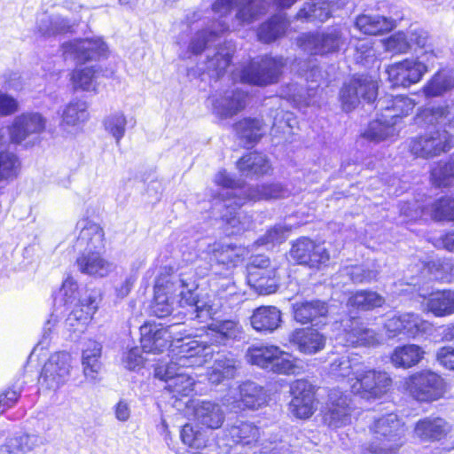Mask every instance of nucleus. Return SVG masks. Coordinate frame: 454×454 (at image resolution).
Wrapping results in <instances>:
<instances>
[{
  "label": "nucleus",
  "mask_w": 454,
  "mask_h": 454,
  "mask_svg": "<svg viewBox=\"0 0 454 454\" xmlns=\"http://www.w3.org/2000/svg\"><path fill=\"white\" fill-rule=\"evenodd\" d=\"M427 67L418 59H405L387 68L388 80L394 87H409L420 81Z\"/></svg>",
  "instance_id": "obj_18"
},
{
  "label": "nucleus",
  "mask_w": 454,
  "mask_h": 454,
  "mask_svg": "<svg viewBox=\"0 0 454 454\" xmlns=\"http://www.w3.org/2000/svg\"><path fill=\"white\" fill-rule=\"evenodd\" d=\"M231 51L225 47H220L213 56H207V72L212 77H220L231 63Z\"/></svg>",
  "instance_id": "obj_55"
},
{
  "label": "nucleus",
  "mask_w": 454,
  "mask_h": 454,
  "mask_svg": "<svg viewBox=\"0 0 454 454\" xmlns=\"http://www.w3.org/2000/svg\"><path fill=\"white\" fill-rule=\"evenodd\" d=\"M419 126H433L437 129L413 137L410 151L425 159L440 155L454 147V104L444 103L419 111L415 117Z\"/></svg>",
  "instance_id": "obj_2"
},
{
  "label": "nucleus",
  "mask_w": 454,
  "mask_h": 454,
  "mask_svg": "<svg viewBox=\"0 0 454 454\" xmlns=\"http://www.w3.org/2000/svg\"><path fill=\"white\" fill-rule=\"evenodd\" d=\"M350 399L340 389H332L323 414L324 422L330 427L339 428L351 421Z\"/></svg>",
  "instance_id": "obj_15"
},
{
  "label": "nucleus",
  "mask_w": 454,
  "mask_h": 454,
  "mask_svg": "<svg viewBox=\"0 0 454 454\" xmlns=\"http://www.w3.org/2000/svg\"><path fill=\"white\" fill-rule=\"evenodd\" d=\"M215 183L226 189L220 194L222 207H229L232 206V200L238 202L239 199H246L247 187H238L236 181L226 171H219L215 176Z\"/></svg>",
  "instance_id": "obj_42"
},
{
  "label": "nucleus",
  "mask_w": 454,
  "mask_h": 454,
  "mask_svg": "<svg viewBox=\"0 0 454 454\" xmlns=\"http://www.w3.org/2000/svg\"><path fill=\"white\" fill-rule=\"evenodd\" d=\"M242 205H237L235 200H232V206L226 207V209L231 208V211L228 214H224L222 216L223 221L225 223V230L224 231L228 235H234L239 233L244 228L241 226V223L239 217L237 216L236 209L240 207Z\"/></svg>",
  "instance_id": "obj_64"
},
{
  "label": "nucleus",
  "mask_w": 454,
  "mask_h": 454,
  "mask_svg": "<svg viewBox=\"0 0 454 454\" xmlns=\"http://www.w3.org/2000/svg\"><path fill=\"white\" fill-rule=\"evenodd\" d=\"M293 396L289 403L290 412L297 419H308L314 413L315 388L305 380H297L290 387Z\"/></svg>",
  "instance_id": "obj_17"
},
{
  "label": "nucleus",
  "mask_w": 454,
  "mask_h": 454,
  "mask_svg": "<svg viewBox=\"0 0 454 454\" xmlns=\"http://www.w3.org/2000/svg\"><path fill=\"white\" fill-rule=\"evenodd\" d=\"M228 435L234 443L254 446L260 438V429L250 422H236L228 428Z\"/></svg>",
  "instance_id": "obj_43"
},
{
  "label": "nucleus",
  "mask_w": 454,
  "mask_h": 454,
  "mask_svg": "<svg viewBox=\"0 0 454 454\" xmlns=\"http://www.w3.org/2000/svg\"><path fill=\"white\" fill-rule=\"evenodd\" d=\"M404 388L415 400L431 403L440 399L444 393V381L431 371H422L406 379Z\"/></svg>",
  "instance_id": "obj_9"
},
{
  "label": "nucleus",
  "mask_w": 454,
  "mask_h": 454,
  "mask_svg": "<svg viewBox=\"0 0 454 454\" xmlns=\"http://www.w3.org/2000/svg\"><path fill=\"white\" fill-rule=\"evenodd\" d=\"M240 402L244 407L255 410L263 405L267 395L262 387L252 381L244 382L239 387Z\"/></svg>",
  "instance_id": "obj_47"
},
{
  "label": "nucleus",
  "mask_w": 454,
  "mask_h": 454,
  "mask_svg": "<svg viewBox=\"0 0 454 454\" xmlns=\"http://www.w3.org/2000/svg\"><path fill=\"white\" fill-rule=\"evenodd\" d=\"M432 326L430 322L412 312L395 315L387 319L385 323V328L389 337L403 334L410 338H416L430 332Z\"/></svg>",
  "instance_id": "obj_14"
},
{
  "label": "nucleus",
  "mask_w": 454,
  "mask_h": 454,
  "mask_svg": "<svg viewBox=\"0 0 454 454\" xmlns=\"http://www.w3.org/2000/svg\"><path fill=\"white\" fill-rule=\"evenodd\" d=\"M128 122L127 117L121 112L111 114L104 120L106 131L114 138L117 145L125 135Z\"/></svg>",
  "instance_id": "obj_56"
},
{
  "label": "nucleus",
  "mask_w": 454,
  "mask_h": 454,
  "mask_svg": "<svg viewBox=\"0 0 454 454\" xmlns=\"http://www.w3.org/2000/svg\"><path fill=\"white\" fill-rule=\"evenodd\" d=\"M424 310L436 317L454 315V289L437 290L425 297Z\"/></svg>",
  "instance_id": "obj_31"
},
{
  "label": "nucleus",
  "mask_w": 454,
  "mask_h": 454,
  "mask_svg": "<svg viewBox=\"0 0 454 454\" xmlns=\"http://www.w3.org/2000/svg\"><path fill=\"white\" fill-rule=\"evenodd\" d=\"M72 24L69 20L62 18L59 15L47 16L43 15L39 20V30L47 35H51L59 33L67 32Z\"/></svg>",
  "instance_id": "obj_57"
},
{
  "label": "nucleus",
  "mask_w": 454,
  "mask_h": 454,
  "mask_svg": "<svg viewBox=\"0 0 454 454\" xmlns=\"http://www.w3.org/2000/svg\"><path fill=\"white\" fill-rule=\"evenodd\" d=\"M349 323L344 330V345L375 346L380 343V336L372 329L367 328L358 319H350Z\"/></svg>",
  "instance_id": "obj_32"
},
{
  "label": "nucleus",
  "mask_w": 454,
  "mask_h": 454,
  "mask_svg": "<svg viewBox=\"0 0 454 454\" xmlns=\"http://www.w3.org/2000/svg\"><path fill=\"white\" fill-rule=\"evenodd\" d=\"M348 43V29L341 25L328 27L321 33L305 35L301 37L303 50L314 55L337 52L347 46Z\"/></svg>",
  "instance_id": "obj_7"
},
{
  "label": "nucleus",
  "mask_w": 454,
  "mask_h": 454,
  "mask_svg": "<svg viewBox=\"0 0 454 454\" xmlns=\"http://www.w3.org/2000/svg\"><path fill=\"white\" fill-rule=\"evenodd\" d=\"M46 122V119L38 113H26L17 116L9 127L11 142L20 144L28 136L41 133Z\"/></svg>",
  "instance_id": "obj_20"
},
{
  "label": "nucleus",
  "mask_w": 454,
  "mask_h": 454,
  "mask_svg": "<svg viewBox=\"0 0 454 454\" xmlns=\"http://www.w3.org/2000/svg\"><path fill=\"white\" fill-rule=\"evenodd\" d=\"M82 373L90 383H97L99 380V373L102 369L101 358H82Z\"/></svg>",
  "instance_id": "obj_63"
},
{
  "label": "nucleus",
  "mask_w": 454,
  "mask_h": 454,
  "mask_svg": "<svg viewBox=\"0 0 454 454\" xmlns=\"http://www.w3.org/2000/svg\"><path fill=\"white\" fill-rule=\"evenodd\" d=\"M268 6L267 0H215L212 11L217 20L207 23L194 34L189 50L193 54L200 53L231 27L237 29L257 20L266 13Z\"/></svg>",
  "instance_id": "obj_1"
},
{
  "label": "nucleus",
  "mask_w": 454,
  "mask_h": 454,
  "mask_svg": "<svg viewBox=\"0 0 454 454\" xmlns=\"http://www.w3.org/2000/svg\"><path fill=\"white\" fill-rule=\"evenodd\" d=\"M195 420L208 429H218L224 422L222 406L212 401H197L193 405Z\"/></svg>",
  "instance_id": "obj_30"
},
{
  "label": "nucleus",
  "mask_w": 454,
  "mask_h": 454,
  "mask_svg": "<svg viewBox=\"0 0 454 454\" xmlns=\"http://www.w3.org/2000/svg\"><path fill=\"white\" fill-rule=\"evenodd\" d=\"M428 212L434 220L454 222V196H442L434 200Z\"/></svg>",
  "instance_id": "obj_53"
},
{
  "label": "nucleus",
  "mask_w": 454,
  "mask_h": 454,
  "mask_svg": "<svg viewBox=\"0 0 454 454\" xmlns=\"http://www.w3.org/2000/svg\"><path fill=\"white\" fill-rule=\"evenodd\" d=\"M87 104L84 101L77 100L70 102L62 114V127H74L86 121L89 118Z\"/></svg>",
  "instance_id": "obj_52"
},
{
  "label": "nucleus",
  "mask_w": 454,
  "mask_h": 454,
  "mask_svg": "<svg viewBox=\"0 0 454 454\" xmlns=\"http://www.w3.org/2000/svg\"><path fill=\"white\" fill-rule=\"evenodd\" d=\"M454 179V168L449 160L446 163H438L431 171L432 183L438 187H447Z\"/></svg>",
  "instance_id": "obj_61"
},
{
  "label": "nucleus",
  "mask_w": 454,
  "mask_h": 454,
  "mask_svg": "<svg viewBox=\"0 0 454 454\" xmlns=\"http://www.w3.org/2000/svg\"><path fill=\"white\" fill-rule=\"evenodd\" d=\"M345 271L354 283L371 282L375 280L380 273L378 267L374 264L349 266L345 269Z\"/></svg>",
  "instance_id": "obj_60"
},
{
  "label": "nucleus",
  "mask_w": 454,
  "mask_h": 454,
  "mask_svg": "<svg viewBox=\"0 0 454 454\" xmlns=\"http://www.w3.org/2000/svg\"><path fill=\"white\" fill-rule=\"evenodd\" d=\"M237 134L247 143L257 142L265 133L263 122L258 119L246 118L234 126Z\"/></svg>",
  "instance_id": "obj_51"
},
{
  "label": "nucleus",
  "mask_w": 454,
  "mask_h": 454,
  "mask_svg": "<svg viewBox=\"0 0 454 454\" xmlns=\"http://www.w3.org/2000/svg\"><path fill=\"white\" fill-rule=\"evenodd\" d=\"M185 289L183 279L174 276H160L154 286V298L151 303V313L157 317H165L171 314L174 299L179 296L181 290Z\"/></svg>",
  "instance_id": "obj_10"
},
{
  "label": "nucleus",
  "mask_w": 454,
  "mask_h": 454,
  "mask_svg": "<svg viewBox=\"0 0 454 454\" xmlns=\"http://www.w3.org/2000/svg\"><path fill=\"white\" fill-rule=\"evenodd\" d=\"M62 50L66 59L85 62L105 56L107 47L100 39H79L63 43Z\"/></svg>",
  "instance_id": "obj_19"
},
{
  "label": "nucleus",
  "mask_w": 454,
  "mask_h": 454,
  "mask_svg": "<svg viewBox=\"0 0 454 454\" xmlns=\"http://www.w3.org/2000/svg\"><path fill=\"white\" fill-rule=\"evenodd\" d=\"M287 22L281 15L273 16L258 28L257 35L260 41L269 43L281 37L286 28Z\"/></svg>",
  "instance_id": "obj_50"
},
{
  "label": "nucleus",
  "mask_w": 454,
  "mask_h": 454,
  "mask_svg": "<svg viewBox=\"0 0 454 454\" xmlns=\"http://www.w3.org/2000/svg\"><path fill=\"white\" fill-rule=\"evenodd\" d=\"M76 228L80 230L77 245L85 250V253L100 252L105 247V233L99 224L88 219L80 220Z\"/></svg>",
  "instance_id": "obj_23"
},
{
  "label": "nucleus",
  "mask_w": 454,
  "mask_h": 454,
  "mask_svg": "<svg viewBox=\"0 0 454 454\" xmlns=\"http://www.w3.org/2000/svg\"><path fill=\"white\" fill-rule=\"evenodd\" d=\"M251 325L257 332L272 333L281 323V312L274 306H262L254 310Z\"/></svg>",
  "instance_id": "obj_35"
},
{
  "label": "nucleus",
  "mask_w": 454,
  "mask_h": 454,
  "mask_svg": "<svg viewBox=\"0 0 454 454\" xmlns=\"http://www.w3.org/2000/svg\"><path fill=\"white\" fill-rule=\"evenodd\" d=\"M451 430L448 421L441 417H425L414 426V435L422 442H437L445 438Z\"/></svg>",
  "instance_id": "obj_22"
},
{
  "label": "nucleus",
  "mask_w": 454,
  "mask_h": 454,
  "mask_svg": "<svg viewBox=\"0 0 454 454\" xmlns=\"http://www.w3.org/2000/svg\"><path fill=\"white\" fill-rule=\"evenodd\" d=\"M345 4L346 0H309L304 4L297 16L309 21L325 22L334 11Z\"/></svg>",
  "instance_id": "obj_29"
},
{
  "label": "nucleus",
  "mask_w": 454,
  "mask_h": 454,
  "mask_svg": "<svg viewBox=\"0 0 454 454\" xmlns=\"http://www.w3.org/2000/svg\"><path fill=\"white\" fill-rule=\"evenodd\" d=\"M290 342L306 355H313L321 351L326 342V338L314 328H301L294 330L290 335Z\"/></svg>",
  "instance_id": "obj_25"
},
{
  "label": "nucleus",
  "mask_w": 454,
  "mask_h": 454,
  "mask_svg": "<svg viewBox=\"0 0 454 454\" xmlns=\"http://www.w3.org/2000/svg\"><path fill=\"white\" fill-rule=\"evenodd\" d=\"M290 255L298 263L317 269L325 266L330 260L329 253L323 245L307 238H301L293 244Z\"/></svg>",
  "instance_id": "obj_16"
},
{
  "label": "nucleus",
  "mask_w": 454,
  "mask_h": 454,
  "mask_svg": "<svg viewBox=\"0 0 454 454\" xmlns=\"http://www.w3.org/2000/svg\"><path fill=\"white\" fill-rule=\"evenodd\" d=\"M204 252L211 262L231 267L234 266L243 255L244 249L232 244L219 241L208 244Z\"/></svg>",
  "instance_id": "obj_33"
},
{
  "label": "nucleus",
  "mask_w": 454,
  "mask_h": 454,
  "mask_svg": "<svg viewBox=\"0 0 454 454\" xmlns=\"http://www.w3.org/2000/svg\"><path fill=\"white\" fill-rule=\"evenodd\" d=\"M398 131L395 122H392L388 118H384L380 112L379 117L370 122L367 129L364 133V137L370 141L378 143L392 139L396 137Z\"/></svg>",
  "instance_id": "obj_44"
},
{
  "label": "nucleus",
  "mask_w": 454,
  "mask_h": 454,
  "mask_svg": "<svg viewBox=\"0 0 454 454\" xmlns=\"http://www.w3.org/2000/svg\"><path fill=\"white\" fill-rule=\"evenodd\" d=\"M97 72L93 67L75 69L72 74V84L75 90H95L97 86Z\"/></svg>",
  "instance_id": "obj_59"
},
{
  "label": "nucleus",
  "mask_w": 454,
  "mask_h": 454,
  "mask_svg": "<svg viewBox=\"0 0 454 454\" xmlns=\"http://www.w3.org/2000/svg\"><path fill=\"white\" fill-rule=\"evenodd\" d=\"M405 432L404 423L396 414H387L370 427L372 438L365 448L374 454H395L404 443Z\"/></svg>",
  "instance_id": "obj_4"
},
{
  "label": "nucleus",
  "mask_w": 454,
  "mask_h": 454,
  "mask_svg": "<svg viewBox=\"0 0 454 454\" xmlns=\"http://www.w3.org/2000/svg\"><path fill=\"white\" fill-rule=\"evenodd\" d=\"M377 96V84L368 75L352 77L345 82L340 91L342 108L346 112L355 109L361 101L372 103Z\"/></svg>",
  "instance_id": "obj_11"
},
{
  "label": "nucleus",
  "mask_w": 454,
  "mask_h": 454,
  "mask_svg": "<svg viewBox=\"0 0 454 454\" xmlns=\"http://www.w3.org/2000/svg\"><path fill=\"white\" fill-rule=\"evenodd\" d=\"M239 367V363L233 356H220L207 372L208 380L217 385L224 380L234 379Z\"/></svg>",
  "instance_id": "obj_37"
},
{
  "label": "nucleus",
  "mask_w": 454,
  "mask_h": 454,
  "mask_svg": "<svg viewBox=\"0 0 454 454\" xmlns=\"http://www.w3.org/2000/svg\"><path fill=\"white\" fill-rule=\"evenodd\" d=\"M350 380L352 392L364 399L380 398L392 384V380L386 372L367 367L364 364L356 377Z\"/></svg>",
  "instance_id": "obj_8"
},
{
  "label": "nucleus",
  "mask_w": 454,
  "mask_h": 454,
  "mask_svg": "<svg viewBox=\"0 0 454 454\" xmlns=\"http://www.w3.org/2000/svg\"><path fill=\"white\" fill-rule=\"evenodd\" d=\"M247 97L246 92L237 89L226 91L220 98H213L214 113L221 118L232 117L245 108Z\"/></svg>",
  "instance_id": "obj_28"
},
{
  "label": "nucleus",
  "mask_w": 454,
  "mask_h": 454,
  "mask_svg": "<svg viewBox=\"0 0 454 454\" xmlns=\"http://www.w3.org/2000/svg\"><path fill=\"white\" fill-rule=\"evenodd\" d=\"M363 363L357 355H343L333 359L329 365V373L335 378H348L356 377L360 372Z\"/></svg>",
  "instance_id": "obj_41"
},
{
  "label": "nucleus",
  "mask_w": 454,
  "mask_h": 454,
  "mask_svg": "<svg viewBox=\"0 0 454 454\" xmlns=\"http://www.w3.org/2000/svg\"><path fill=\"white\" fill-rule=\"evenodd\" d=\"M424 354V350L419 346L408 344L395 348L390 359L395 367L410 368L418 364Z\"/></svg>",
  "instance_id": "obj_45"
},
{
  "label": "nucleus",
  "mask_w": 454,
  "mask_h": 454,
  "mask_svg": "<svg viewBox=\"0 0 454 454\" xmlns=\"http://www.w3.org/2000/svg\"><path fill=\"white\" fill-rule=\"evenodd\" d=\"M288 229L282 225H275L258 239L261 246L274 247L283 243L287 238Z\"/></svg>",
  "instance_id": "obj_62"
},
{
  "label": "nucleus",
  "mask_w": 454,
  "mask_h": 454,
  "mask_svg": "<svg viewBox=\"0 0 454 454\" xmlns=\"http://www.w3.org/2000/svg\"><path fill=\"white\" fill-rule=\"evenodd\" d=\"M79 270L93 277L103 278L113 270V265L100 255V252L83 253L76 260Z\"/></svg>",
  "instance_id": "obj_36"
},
{
  "label": "nucleus",
  "mask_w": 454,
  "mask_h": 454,
  "mask_svg": "<svg viewBox=\"0 0 454 454\" xmlns=\"http://www.w3.org/2000/svg\"><path fill=\"white\" fill-rule=\"evenodd\" d=\"M97 309L98 293L91 291L84 297L79 299L78 303L66 320L67 326L74 332H83Z\"/></svg>",
  "instance_id": "obj_21"
},
{
  "label": "nucleus",
  "mask_w": 454,
  "mask_h": 454,
  "mask_svg": "<svg viewBox=\"0 0 454 454\" xmlns=\"http://www.w3.org/2000/svg\"><path fill=\"white\" fill-rule=\"evenodd\" d=\"M247 281L260 294H271L276 291V270L274 268H255L248 266Z\"/></svg>",
  "instance_id": "obj_39"
},
{
  "label": "nucleus",
  "mask_w": 454,
  "mask_h": 454,
  "mask_svg": "<svg viewBox=\"0 0 454 454\" xmlns=\"http://www.w3.org/2000/svg\"><path fill=\"white\" fill-rule=\"evenodd\" d=\"M243 329L239 322L234 320H224L211 325L207 337L209 340L206 342V349L208 348V342L211 345L227 346L235 340H241Z\"/></svg>",
  "instance_id": "obj_24"
},
{
  "label": "nucleus",
  "mask_w": 454,
  "mask_h": 454,
  "mask_svg": "<svg viewBox=\"0 0 454 454\" xmlns=\"http://www.w3.org/2000/svg\"><path fill=\"white\" fill-rule=\"evenodd\" d=\"M454 88V72L442 70L437 72L434 77L424 87V93L427 97H438Z\"/></svg>",
  "instance_id": "obj_48"
},
{
  "label": "nucleus",
  "mask_w": 454,
  "mask_h": 454,
  "mask_svg": "<svg viewBox=\"0 0 454 454\" xmlns=\"http://www.w3.org/2000/svg\"><path fill=\"white\" fill-rule=\"evenodd\" d=\"M71 364V355L67 352L51 355L43 368L40 377L41 385L53 391L60 388L70 378Z\"/></svg>",
  "instance_id": "obj_13"
},
{
  "label": "nucleus",
  "mask_w": 454,
  "mask_h": 454,
  "mask_svg": "<svg viewBox=\"0 0 454 454\" xmlns=\"http://www.w3.org/2000/svg\"><path fill=\"white\" fill-rule=\"evenodd\" d=\"M246 359L251 364L276 373L298 374L302 371L300 360L277 346H251L246 352Z\"/></svg>",
  "instance_id": "obj_5"
},
{
  "label": "nucleus",
  "mask_w": 454,
  "mask_h": 454,
  "mask_svg": "<svg viewBox=\"0 0 454 454\" xmlns=\"http://www.w3.org/2000/svg\"><path fill=\"white\" fill-rule=\"evenodd\" d=\"M20 168V160L14 153L0 150V184H8L16 179Z\"/></svg>",
  "instance_id": "obj_49"
},
{
  "label": "nucleus",
  "mask_w": 454,
  "mask_h": 454,
  "mask_svg": "<svg viewBox=\"0 0 454 454\" xmlns=\"http://www.w3.org/2000/svg\"><path fill=\"white\" fill-rule=\"evenodd\" d=\"M385 302L383 296L373 291L363 290L354 294L348 300L352 307L363 310H370L381 307Z\"/></svg>",
  "instance_id": "obj_54"
},
{
  "label": "nucleus",
  "mask_w": 454,
  "mask_h": 454,
  "mask_svg": "<svg viewBox=\"0 0 454 454\" xmlns=\"http://www.w3.org/2000/svg\"><path fill=\"white\" fill-rule=\"evenodd\" d=\"M182 325L173 324L164 327L161 324L145 323L140 326V341L143 351L146 353H161L169 347V344L175 342V348L185 343L183 338L182 331L178 330Z\"/></svg>",
  "instance_id": "obj_6"
},
{
  "label": "nucleus",
  "mask_w": 454,
  "mask_h": 454,
  "mask_svg": "<svg viewBox=\"0 0 454 454\" xmlns=\"http://www.w3.org/2000/svg\"><path fill=\"white\" fill-rule=\"evenodd\" d=\"M290 192L280 184H265L262 185L249 186L246 189V199H239L237 205H244L247 201H257L262 200H278L288 197Z\"/></svg>",
  "instance_id": "obj_34"
},
{
  "label": "nucleus",
  "mask_w": 454,
  "mask_h": 454,
  "mask_svg": "<svg viewBox=\"0 0 454 454\" xmlns=\"http://www.w3.org/2000/svg\"><path fill=\"white\" fill-rule=\"evenodd\" d=\"M328 315V307L325 302L319 300L306 301L294 304V319L302 325L312 324L318 325L325 324Z\"/></svg>",
  "instance_id": "obj_27"
},
{
  "label": "nucleus",
  "mask_w": 454,
  "mask_h": 454,
  "mask_svg": "<svg viewBox=\"0 0 454 454\" xmlns=\"http://www.w3.org/2000/svg\"><path fill=\"white\" fill-rule=\"evenodd\" d=\"M180 436L182 442L190 447L200 449L207 445V433L198 425L185 424L181 430Z\"/></svg>",
  "instance_id": "obj_58"
},
{
  "label": "nucleus",
  "mask_w": 454,
  "mask_h": 454,
  "mask_svg": "<svg viewBox=\"0 0 454 454\" xmlns=\"http://www.w3.org/2000/svg\"><path fill=\"white\" fill-rule=\"evenodd\" d=\"M355 26L365 35H378L391 31L395 27V21L379 14H362L356 19Z\"/></svg>",
  "instance_id": "obj_38"
},
{
  "label": "nucleus",
  "mask_w": 454,
  "mask_h": 454,
  "mask_svg": "<svg viewBox=\"0 0 454 454\" xmlns=\"http://www.w3.org/2000/svg\"><path fill=\"white\" fill-rule=\"evenodd\" d=\"M415 105L411 98L387 95L377 101L376 107L382 113L384 118H388L396 124L397 119L409 115Z\"/></svg>",
  "instance_id": "obj_26"
},
{
  "label": "nucleus",
  "mask_w": 454,
  "mask_h": 454,
  "mask_svg": "<svg viewBox=\"0 0 454 454\" xmlns=\"http://www.w3.org/2000/svg\"><path fill=\"white\" fill-rule=\"evenodd\" d=\"M179 295L180 305L182 307H189L188 314L191 319L204 321L215 313L216 309L212 305L204 301L198 300L192 289H187L186 286L185 289L180 291Z\"/></svg>",
  "instance_id": "obj_40"
},
{
  "label": "nucleus",
  "mask_w": 454,
  "mask_h": 454,
  "mask_svg": "<svg viewBox=\"0 0 454 454\" xmlns=\"http://www.w3.org/2000/svg\"><path fill=\"white\" fill-rule=\"evenodd\" d=\"M284 66L282 58L263 57L260 61H252L240 71L244 83L265 86L278 81Z\"/></svg>",
  "instance_id": "obj_12"
},
{
  "label": "nucleus",
  "mask_w": 454,
  "mask_h": 454,
  "mask_svg": "<svg viewBox=\"0 0 454 454\" xmlns=\"http://www.w3.org/2000/svg\"><path fill=\"white\" fill-rule=\"evenodd\" d=\"M239 172L245 176L267 174L270 165L266 157L258 153H250L237 162Z\"/></svg>",
  "instance_id": "obj_46"
},
{
  "label": "nucleus",
  "mask_w": 454,
  "mask_h": 454,
  "mask_svg": "<svg viewBox=\"0 0 454 454\" xmlns=\"http://www.w3.org/2000/svg\"><path fill=\"white\" fill-rule=\"evenodd\" d=\"M175 348L171 362L164 368L156 369V376L166 381V389L173 394V396L179 398L188 396L193 392L194 380L183 372L182 369L200 366L205 362L202 353L206 350V342L192 339L177 346Z\"/></svg>",
  "instance_id": "obj_3"
}]
</instances>
